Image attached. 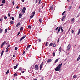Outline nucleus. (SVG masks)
Returning <instances> with one entry per match:
<instances>
[{
    "mask_svg": "<svg viewBox=\"0 0 80 80\" xmlns=\"http://www.w3.org/2000/svg\"><path fill=\"white\" fill-rule=\"evenodd\" d=\"M62 63H61V64H59L58 66H57L55 69V71H59V72H60V70H61V69L60 68H62Z\"/></svg>",
    "mask_w": 80,
    "mask_h": 80,
    "instance_id": "obj_1",
    "label": "nucleus"
},
{
    "mask_svg": "<svg viewBox=\"0 0 80 80\" xmlns=\"http://www.w3.org/2000/svg\"><path fill=\"white\" fill-rule=\"evenodd\" d=\"M35 12H34L32 13V14L31 15L30 17V18H32V17H33V16L35 15Z\"/></svg>",
    "mask_w": 80,
    "mask_h": 80,
    "instance_id": "obj_2",
    "label": "nucleus"
},
{
    "mask_svg": "<svg viewBox=\"0 0 80 80\" xmlns=\"http://www.w3.org/2000/svg\"><path fill=\"white\" fill-rule=\"evenodd\" d=\"M25 10H26V8H25V7H24L22 11V12L24 14V13H25Z\"/></svg>",
    "mask_w": 80,
    "mask_h": 80,
    "instance_id": "obj_3",
    "label": "nucleus"
},
{
    "mask_svg": "<svg viewBox=\"0 0 80 80\" xmlns=\"http://www.w3.org/2000/svg\"><path fill=\"white\" fill-rule=\"evenodd\" d=\"M70 44H69L68 46L67 47V48L66 50L67 51L70 50Z\"/></svg>",
    "mask_w": 80,
    "mask_h": 80,
    "instance_id": "obj_4",
    "label": "nucleus"
},
{
    "mask_svg": "<svg viewBox=\"0 0 80 80\" xmlns=\"http://www.w3.org/2000/svg\"><path fill=\"white\" fill-rule=\"evenodd\" d=\"M52 60L51 59H49L47 61V63H50V62H52Z\"/></svg>",
    "mask_w": 80,
    "mask_h": 80,
    "instance_id": "obj_5",
    "label": "nucleus"
},
{
    "mask_svg": "<svg viewBox=\"0 0 80 80\" xmlns=\"http://www.w3.org/2000/svg\"><path fill=\"white\" fill-rule=\"evenodd\" d=\"M43 62H42L41 64L40 65V70H41V68H42V66H43Z\"/></svg>",
    "mask_w": 80,
    "mask_h": 80,
    "instance_id": "obj_6",
    "label": "nucleus"
},
{
    "mask_svg": "<svg viewBox=\"0 0 80 80\" xmlns=\"http://www.w3.org/2000/svg\"><path fill=\"white\" fill-rule=\"evenodd\" d=\"M35 68H36L37 70H38V65H35Z\"/></svg>",
    "mask_w": 80,
    "mask_h": 80,
    "instance_id": "obj_7",
    "label": "nucleus"
},
{
    "mask_svg": "<svg viewBox=\"0 0 80 80\" xmlns=\"http://www.w3.org/2000/svg\"><path fill=\"white\" fill-rule=\"evenodd\" d=\"M53 5H52L50 6V7L49 10H53Z\"/></svg>",
    "mask_w": 80,
    "mask_h": 80,
    "instance_id": "obj_8",
    "label": "nucleus"
},
{
    "mask_svg": "<svg viewBox=\"0 0 80 80\" xmlns=\"http://www.w3.org/2000/svg\"><path fill=\"white\" fill-rule=\"evenodd\" d=\"M21 24L20 23V22H19L17 23V24L16 26V27H18V26H20V25Z\"/></svg>",
    "mask_w": 80,
    "mask_h": 80,
    "instance_id": "obj_9",
    "label": "nucleus"
},
{
    "mask_svg": "<svg viewBox=\"0 0 80 80\" xmlns=\"http://www.w3.org/2000/svg\"><path fill=\"white\" fill-rule=\"evenodd\" d=\"M58 61V59H57L55 61V62L54 63V65H55V64L56 63H57Z\"/></svg>",
    "mask_w": 80,
    "mask_h": 80,
    "instance_id": "obj_10",
    "label": "nucleus"
},
{
    "mask_svg": "<svg viewBox=\"0 0 80 80\" xmlns=\"http://www.w3.org/2000/svg\"><path fill=\"white\" fill-rule=\"evenodd\" d=\"M18 67V64H17L16 66H15L14 67V69H16L17 68V67Z\"/></svg>",
    "mask_w": 80,
    "mask_h": 80,
    "instance_id": "obj_11",
    "label": "nucleus"
},
{
    "mask_svg": "<svg viewBox=\"0 0 80 80\" xmlns=\"http://www.w3.org/2000/svg\"><path fill=\"white\" fill-rule=\"evenodd\" d=\"M65 16H63L62 18V19H61L62 21H63V20L65 19Z\"/></svg>",
    "mask_w": 80,
    "mask_h": 80,
    "instance_id": "obj_12",
    "label": "nucleus"
},
{
    "mask_svg": "<svg viewBox=\"0 0 80 80\" xmlns=\"http://www.w3.org/2000/svg\"><path fill=\"white\" fill-rule=\"evenodd\" d=\"M24 38H25V37H22L21 38H20V41H21V40H23V39H24Z\"/></svg>",
    "mask_w": 80,
    "mask_h": 80,
    "instance_id": "obj_13",
    "label": "nucleus"
},
{
    "mask_svg": "<svg viewBox=\"0 0 80 80\" xmlns=\"http://www.w3.org/2000/svg\"><path fill=\"white\" fill-rule=\"evenodd\" d=\"M22 14L20 13L19 15V18H20L22 17Z\"/></svg>",
    "mask_w": 80,
    "mask_h": 80,
    "instance_id": "obj_14",
    "label": "nucleus"
},
{
    "mask_svg": "<svg viewBox=\"0 0 80 80\" xmlns=\"http://www.w3.org/2000/svg\"><path fill=\"white\" fill-rule=\"evenodd\" d=\"M58 50L60 52H61V51H62V48L61 47H60L59 48Z\"/></svg>",
    "mask_w": 80,
    "mask_h": 80,
    "instance_id": "obj_15",
    "label": "nucleus"
},
{
    "mask_svg": "<svg viewBox=\"0 0 80 80\" xmlns=\"http://www.w3.org/2000/svg\"><path fill=\"white\" fill-rule=\"evenodd\" d=\"M9 72H10V70H8L6 72V75H7V74H8V73H9Z\"/></svg>",
    "mask_w": 80,
    "mask_h": 80,
    "instance_id": "obj_16",
    "label": "nucleus"
},
{
    "mask_svg": "<svg viewBox=\"0 0 80 80\" xmlns=\"http://www.w3.org/2000/svg\"><path fill=\"white\" fill-rule=\"evenodd\" d=\"M5 3V0H2V3Z\"/></svg>",
    "mask_w": 80,
    "mask_h": 80,
    "instance_id": "obj_17",
    "label": "nucleus"
},
{
    "mask_svg": "<svg viewBox=\"0 0 80 80\" xmlns=\"http://www.w3.org/2000/svg\"><path fill=\"white\" fill-rule=\"evenodd\" d=\"M62 28H63V27H62V26L61 25H60L59 29H62Z\"/></svg>",
    "mask_w": 80,
    "mask_h": 80,
    "instance_id": "obj_18",
    "label": "nucleus"
},
{
    "mask_svg": "<svg viewBox=\"0 0 80 80\" xmlns=\"http://www.w3.org/2000/svg\"><path fill=\"white\" fill-rule=\"evenodd\" d=\"M3 32V30L1 28H0V33H1Z\"/></svg>",
    "mask_w": 80,
    "mask_h": 80,
    "instance_id": "obj_19",
    "label": "nucleus"
},
{
    "mask_svg": "<svg viewBox=\"0 0 80 80\" xmlns=\"http://www.w3.org/2000/svg\"><path fill=\"white\" fill-rule=\"evenodd\" d=\"M3 52H4V51H2L1 54V56H2V55H3Z\"/></svg>",
    "mask_w": 80,
    "mask_h": 80,
    "instance_id": "obj_20",
    "label": "nucleus"
},
{
    "mask_svg": "<svg viewBox=\"0 0 80 80\" xmlns=\"http://www.w3.org/2000/svg\"><path fill=\"white\" fill-rule=\"evenodd\" d=\"M6 43V41H4V42L2 44V45H4Z\"/></svg>",
    "mask_w": 80,
    "mask_h": 80,
    "instance_id": "obj_21",
    "label": "nucleus"
},
{
    "mask_svg": "<svg viewBox=\"0 0 80 80\" xmlns=\"http://www.w3.org/2000/svg\"><path fill=\"white\" fill-rule=\"evenodd\" d=\"M39 22H40V23H42V18H40L39 19Z\"/></svg>",
    "mask_w": 80,
    "mask_h": 80,
    "instance_id": "obj_22",
    "label": "nucleus"
},
{
    "mask_svg": "<svg viewBox=\"0 0 80 80\" xmlns=\"http://www.w3.org/2000/svg\"><path fill=\"white\" fill-rule=\"evenodd\" d=\"M10 23L11 24H13V23H14L13 21H11L10 22Z\"/></svg>",
    "mask_w": 80,
    "mask_h": 80,
    "instance_id": "obj_23",
    "label": "nucleus"
},
{
    "mask_svg": "<svg viewBox=\"0 0 80 80\" xmlns=\"http://www.w3.org/2000/svg\"><path fill=\"white\" fill-rule=\"evenodd\" d=\"M71 8H72V6H70L69 7L68 9L69 10H70V9H71Z\"/></svg>",
    "mask_w": 80,
    "mask_h": 80,
    "instance_id": "obj_24",
    "label": "nucleus"
},
{
    "mask_svg": "<svg viewBox=\"0 0 80 80\" xmlns=\"http://www.w3.org/2000/svg\"><path fill=\"white\" fill-rule=\"evenodd\" d=\"M20 30H21V31H22V30H23V27H21L20 28Z\"/></svg>",
    "mask_w": 80,
    "mask_h": 80,
    "instance_id": "obj_25",
    "label": "nucleus"
},
{
    "mask_svg": "<svg viewBox=\"0 0 80 80\" xmlns=\"http://www.w3.org/2000/svg\"><path fill=\"white\" fill-rule=\"evenodd\" d=\"M52 56H53V57H55V53L53 52L52 53Z\"/></svg>",
    "mask_w": 80,
    "mask_h": 80,
    "instance_id": "obj_26",
    "label": "nucleus"
},
{
    "mask_svg": "<svg viewBox=\"0 0 80 80\" xmlns=\"http://www.w3.org/2000/svg\"><path fill=\"white\" fill-rule=\"evenodd\" d=\"M76 77H77V75H75L73 76V78H76Z\"/></svg>",
    "mask_w": 80,
    "mask_h": 80,
    "instance_id": "obj_27",
    "label": "nucleus"
},
{
    "mask_svg": "<svg viewBox=\"0 0 80 80\" xmlns=\"http://www.w3.org/2000/svg\"><path fill=\"white\" fill-rule=\"evenodd\" d=\"M11 18H12V20H14V19H15V18H14L13 17H11L10 18V19H11Z\"/></svg>",
    "mask_w": 80,
    "mask_h": 80,
    "instance_id": "obj_28",
    "label": "nucleus"
},
{
    "mask_svg": "<svg viewBox=\"0 0 80 80\" xmlns=\"http://www.w3.org/2000/svg\"><path fill=\"white\" fill-rule=\"evenodd\" d=\"M60 31V29H58V32L57 33H59V32Z\"/></svg>",
    "mask_w": 80,
    "mask_h": 80,
    "instance_id": "obj_29",
    "label": "nucleus"
},
{
    "mask_svg": "<svg viewBox=\"0 0 80 80\" xmlns=\"http://www.w3.org/2000/svg\"><path fill=\"white\" fill-rule=\"evenodd\" d=\"M28 28L30 29V28H32V27L31 26H28Z\"/></svg>",
    "mask_w": 80,
    "mask_h": 80,
    "instance_id": "obj_30",
    "label": "nucleus"
},
{
    "mask_svg": "<svg viewBox=\"0 0 80 80\" xmlns=\"http://www.w3.org/2000/svg\"><path fill=\"white\" fill-rule=\"evenodd\" d=\"M75 21V19L74 18H73L71 20V22H74Z\"/></svg>",
    "mask_w": 80,
    "mask_h": 80,
    "instance_id": "obj_31",
    "label": "nucleus"
},
{
    "mask_svg": "<svg viewBox=\"0 0 80 80\" xmlns=\"http://www.w3.org/2000/svg\"><path fill=\"white\" fill-rule=\"evenodd\" d=\"M52 45H53V43H50V44H49L50 47V46H52Z\"/></svg>",
    "mask_w": 80,
    "mask_h": 80,
    "instance_id": "obj_32",
    "label": "nucleus"
},
{
    "mask_svg": "<svg viewBox=\"0 0 80 80\" xmlns=\"http://www.w3.org/2000/svg\"><path fill=\"white\" fill-rule=\"evenodd\" d=\"M4 18L5 20H6L7 19V16H4Z\"/></svg>",
    "mask_w": 80,
    "mask_h": 80,
    "instance_id": "obj_33",
    "label": "nucleus"
},
{
    "mask_svg": "<svg viewBox=\"0 0 80 80\" xmlns=\"http://www.w3.org/2000/svg\"><path fill=\"white\" fill-rule=\"evenodd\" d=\"M17 49H18V48H17V47H15V50H17Z\"/></svg>",
    "mask_w": 80,
    "mask_h": 80,
    "instance_id": "obj_34",
    "label": "nucleus"
},
{
    "mask_svg": "<svg viewBox=\"0 0 80 80\" xmlns=\"http://www.w3.org/2000/svg\"><path fill=\"white\" fill-rule=\"evenodd\" d=\"M41 2V0H39L38 5H39Z\"/></svg>",
    "mask_w": 80,
    "mask_h": 80,
    "instance_id": "obj_35",
    "label": "nucleus"
},
{
    "mask_svg": "<svg viewBox=\"0 0 80 80\" xmlns=\"http://www.w3.org/2000/svg\"><path fill=\"white\" fill-rule=\"evenodd\" d=\"M80 57H79V56L78 57V58L77 61H78L79 60H80Z\"/></svg>",
    "mask_w": 80,
    "mask_h": 80,
    "instance_id": "obj_36",
    "label": "nucleus"
},
{
    "mask_svg": "<svg viewBox=\"0 0 80 80\" xmlns=\"http://www.w3.org/2000/svg\"><path fill=\"white\" fill-rule=\"evenodd\" d=\"M20 32H19L17 34V35L18 36V35H20Z\"/></svg>",
    "mask_w": 80,
    "mask_h": 80,
    "instance_id": "obj_37",
    "label": "nucleus"
},
{
    "mask_svg": "<svg viewBox=\"0 0 80 80\" xmlns=\"http://www.w3.org/2000/svg\"><path fill=\"white\" fill-rule=\"evenodd\" d=\"M17 76V74L16 73H15L14 74V77H16V76Z\"/></svg>",
    "mask_w": 80,
    "mask_h": 80,
    "instance_id": "obj_38",
    "label": "nucleus"
},
{
    "mask_svg": "<svg viewBox=\"0 0 80 80\" xmlns=\"http://www.w3.org/2000/svg\"><path fill=\"white\" fill-rule=\"evenodd\" d=\"M79 16H80V14H78V15H77V16L76 17V18H78V17H79Z\"/></svg>",
    "mask_w": 80,
    "mask_h": 80,
    "instance_id": "obj_39",
    "label": "nucleus"
},
{
    "mask_svg": "<svg viewBox=\"0 0 80 80\" xmlns=\"http://www.w3.org/2000/svg\"><path fill=\"white\" fill-rule=\"evenodd\" d=\"M30 48V47L28 46L27 47L26 50H28V48Z\"/></svg>",
    "mask_w": 80,
    "mask_h": 80,
    "instance_id": "obj_40",
    "label": "nucleus"
},
{
    "mask_svg": "<svg viewBox=\"0 0 80 80\" xmlns=\"http://www.w3.org/2000/svg\"><path fill=\"white\" fill-rule=\"evenodd\" d=\"M5 33H7V29H5Z\"/></svg>",
    "mask_w": 80,
    "mask_h": 80,
    "instance_id": "obj_41",
    "label": "nucleus"
},
{
    "mask_svg": "<svg viewBox=\"0 0 80 80\" xmlns=\"http://www.w3.org/2000/svg\"><path fill=\"white\" fill-rule=\"evenodd\" d=\"M65 11H64L62 13V15H64V14H65Z\"/></svg>",
    "mask_w": 80,
    "mask_h": 80,
    "instance_id": "obj_42",
    "label": "nucleus"
},
{
    "mask_svg": "<svg viewBox=\"0 0 80 80\" xmlns=\"http://www.w3.org/2000/svg\"><path fill=\"white\" fill-rule=\"evenodd\" d=\"M38 40H39V42H41V39H38Z\"/></svg>",
    "mask_w": 80,
    "mask_h": 80,
    "instance_id": "obj_43",
    "label": "nucleus"
},
{
    "mask_svg": "<svg viewBox=\"0 0 80 80\" xmlns=\"http://www.w3.org/2000/svg\"><path fill=\"white\" fill-rule=\"evenodd\" d=\"M22 68H19V70H21L22 71Z\"/></svg>",
    "mask_w": 80,
    "mask_h": 80,
    "instance_id": "obj_44",
    "label": "nucleus"
},
{
    "mask_svg": "<svg viewBox=\"0 0 80 80\" xmlns=\"http://www.w3.org/2000/svg\"><path fill=\"white\" fill-rule=\"evenodd\" d=\"M55 46H56V45H55V44H53V47H55Z\"/></svg>",
    "mask_w": 80,
    "mask_h": 80,
    "instance_id": "obj_45",
    "label": "nucleus"
},
{
    "mask_svg": "<svg viewBox=\"0 0 80 80\" xmlns=\"http://www.w3.org/2000/svg\"><path fill=\"white\" fill-rule=\"evenodd\" d=\"M48 43V42H47L46 43V44H45V46H48V45L47 44Z\"/></svg>",
    "mask_w": 80,
    "mask_h": 80,
    "instance_id": "obj_46",
    "label": "nucleus"
},
{
    "mask_svg": "<svg viewBox=\"0 0 80 80\" xmlns=\"http://www.w3.org/2000/svg\"><path fill=\"white\" fill-rule=\"evenodd\" d=\"M62 32H61V33H62V32H63V29H61Z\"/></svg>",
    "mask_w": 80,
    "mask_h": 80,
    "instance_id": "obj_47",
    "label": "nucleus"
},
{
    "mask_svg": "<svg viewBox=\"0 0 80 80\" xmlns=\"http://www.w3.org/2000/svg\"><path fill=\"white\" fill-rule=\"evenodd\" d=\"M71 32L72 33H74V31L73 30H72Z\"/></svg>",
    "mask_w": 80,
    "mask_h": 80,
    "instance_id": "obj_48",
    "label": "nucleus"
},
{
    "mask_svg": "<svg viewBox=\"0 0 80 80\" xmlns=\"http://www.w3.org/2000/svg\"><path fill=\"white\" fill-rule=\"evenodd\" d=\"M58 29H58V27H57L56 28V29H55V30H58Z\"/></svg>",
    "mask_w": 80,
    "mask_h": 80,
    "instance_id": "obj_49",
    "label": "nucleus"
},
{
    "mask_svg": "<svg viewBox=\"0 0 80 80\" xmlns=\"http://www.w3.org/2000/svg\"><path fill=\"white\" fill-rule=\"evenodd\" d=\"M25 70L24 69V68H22V69L21 70V71L22 72V71H23V70Z\"/></svg>",
    "mask_w": 80,
    "mask_h": 80,
    "instance_id": "obj_50",
    "label": "nucleus"
},
{
    "mask_svg": "<svg viewBox=\"0 0 80 80\" xmlns=\"http://www.w3.org/2000/svg\"><path fill=\"white\" fill-rule=\"evenodd\" d=\"M8 16H9V17H10V13H8Z\"/></svg>",
    "mask_w": 80,
    "mask_h": 80,
    "instance_id": "obj_51",
    "label": "nucleus"
},
{
    "mask_svg": "<svg viewBox=\"0 0 80 80\" xmlns=\"http://www.w3.org/2000/svg\"><path fill=\"white\" fill-rule=\"evenodd\" d=\"M14 3H15V2L14 1H13L12 2L13 5H14Z\"/></svg>",
    "mask_w": 80,
    "mask_h": 80,
    "instance_id": "obj_52",
    "label": "nucleus"
},
{
    "mask_svg": "<svg viewBox=\"0 0 80 80\" xmlns=\"http://www.w3.org/2000/svg\"><path fill=\"white\" fill-rule=\"evenodd\" d=\"M10 45H8L7 47H8V48L10 47Z\"/></svg>",
    "mask_w": 80,
    "mask_h": 80,
    "instance_id": "obj_53",
    "label": "nucleus"
},
{
    "mask_svg": "<svg viewBox=\"0 0 80 80\" xmlns=\"http://www.w3.org/2000/svg\"><path fill=\"white\" fill-rule=\"evenodd\" d=\"M59 40H60V39L59 38H58V42H59Z\"/></svg>",
    "mask_w": 80,
    "mask_h": 80,
    "instance_id": "obj_54",
    "label": "nucleus"
},
{
    "mask_svg": "<svg viewBox=\"0 0 80 80\" xmlns=\"http://www.w3.org/2000/svg\"><path fill=\"white\" fill-rule=\"evenodd\" d=\"M80 32H78V35H80Z\"/></svg>",
    "mask_w": 80,
    "mask_h": 80,
    "instance_id": "obj_55",
    "label": "nucleus"
},
{
    "mask_svg": "<svg viewBox=\"0 0 80 80\" xmlns=\"http://www.w3.org/2000/svg\"><path fill=\"white\" fill-rule=\"evenodd\" d=\"M3 45H2V44L1 46V48H2V47H3Z\"/></svg>",
    "mask_w": 80,
    "mask_h": 80,
    "instance_id": "obj_56",
    "label": "nucleus"
},
{
    "mask_svg": "<svg viewBox=\"0 0 80 80\" xmlns=\"http://www.w3.org/2000/svg\"><path fill=\"white\" fill-rule=\"evenodd\" d=\"M21 1H22V2H24L25 0H21Z\"/></svg>",
    "mask_w": 80,
    "mask_h": 80,
    "instance_id": "obj_57",
    "label": "nucleus"
},
{
    "mask_svg": "<svg viewBox=\"0 0 80 80\" xmlns=\"http://www.w3.org/2000/svg\"><path fill=\"white\" fill-rule=\"evenodd\" d=\"M31 46H32L31 45H29L28 46L29 47H31Z\"/></svg>",
    "mask_w": 80,
    "mask_h": 80,
    "instance_id": "obj_58",
    "label": "nucleus"
},
{
    "mask_svg": "<svg viewBox=\"0 0 80 80\" xmlns=\"http://www.w3.org/2000/svg\"><path fill=\"white\" fill-rule=\"evenodd\" d=\"M37 2H38V1L36 0V3H37Z\"/></svg>",
    "mask_w": 80,
    "mask_h": 80,
    "instance_id": "obj_59",
    "label": "nucleus"
},
{
    "mask_svg": "<svg viewBox=\"0 0 80 80\" xmlns=\"http://www.w3.org/2000/svg\"><path fill=\"white\" fill-rule=\"evenodd\" d=\"M25 51H24V52H23V53L22 55H23L24 54H25Z\"/></svg>",
    "mask_w": 80,
    "mask_h": 80,
    "instance_id": "obj_60",
    "label": "nucleus"
},
{
    "mask_svg": "<svg viewBox=\"0 0 80 80\" xmlns=\"http://www.w3.org/2000/svg\"><path fill=\"white\" fill-rule=\"evenodd\" d=\"M43 77H42V80H43Z\"/></svg>",
    "mask_w": 80,
    "mask_h": 80,
    "instance_id": "obj_61",
    "label": "nucleus"
},
{
    "mask_svg": "<svg viewBox=\"0 0 80 80\" xmlns=\"http://www.w3.org/2000/svg\"><path fill=\"white\" fill-rule=\"evenodd\" d=\"M19 8V7L18 6H17L16 7V8Z\"/></svg>",
    "mask_w": 80,
    "mask_h": 80,
    "instance_id": "obj_62",
    "label": "nucleus"
},
{
    "mask_svg": "<svg viewBox=\"0 0 80 80\" xmlns=\"http://www.w3.org/2000/svg\"><path fill=\"white\" fill-rule=\"evenodd\" d=\"M8 49H9V48H6V49H7V50H8Z\"/></svg>",
    "mask_w": 80,
    "mask_h": 80,
    "instance_id": "obj_63",
    "label": "nucleus"
},
{
    "mask_svg": "<svg viewBox=\"0 0 80 80\" xmlns=\"http://www.w3.org/2000/svg\"><path fill=\"white\" fill-rule=\"evenodd\" d=\"M3 5V4H1L0 6L1 7H2V6Z\"/></svg>",
    "mask_w": 80,
    "mask_h": 80,
    "instance_id": "obj_64",
    "label": "nucleus"
}]
</instances>
